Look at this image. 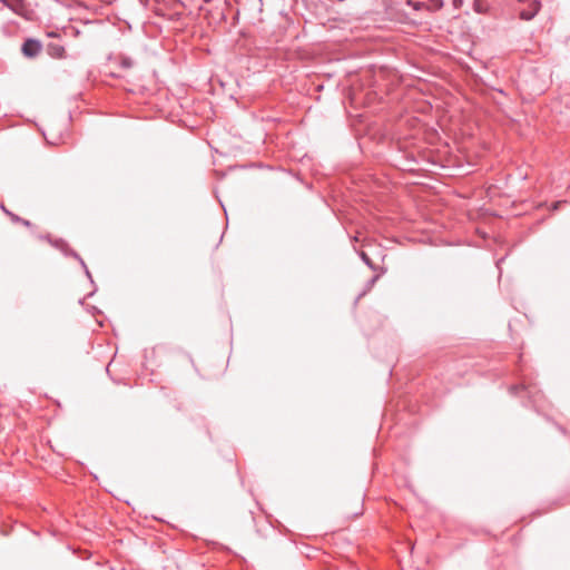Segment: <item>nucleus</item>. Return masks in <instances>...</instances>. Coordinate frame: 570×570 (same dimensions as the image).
Returning a JSON list of instances; mask_svg holds the SVG:
<instances>
[{
    "instance_id": "nucleus-1",
    "label": "nucleus",
    "mask_w": 570,
    "mask_h": 570,
    "mask_svg": "<svg viewBox=\"0 0 570 570\" xmlns=\"http://www.w3.org/2000/svg\"><path fill=\"white\" fill-rule=\"evenodd\" d=\"M519 17L522 20H531L539 12L541 3L539 0H518Z\"/></svg>"
},
{
    "instance_id": "nucleus-2",
    "label": "nucleus",
    "mask_w": 570,
    "mask_h": 570,
    "mask_svg": "<svg viewBox=\"0 0 570 570\" xmlns=\"http://www.w3.org/2000/svg\"><path fill=\"white\" fill-rule=\"evenodd\" d=\"M41 49H42V46H41L40 41L35 40V39L26 40L21 48L22 53L29 58H33V57L38 56L40 53Z\"/></svg>"
},
{
    "instance_id": "nucleus-3",
    "label": "nucleus",
    "mask_w": 570,
    "mask_h": 570,
    "mask_svg": "<svg viewBox=\"0 0 570 570\" xmlns=\"http://www.w3.org/2000/svg\"><path fill=\"white\" fill-rule=\"evenodd\" d=\"M1 2L16 13L26 14V6L21 0H1Z\"/></svg>"
},
{
    "instance_id": "nucleus-4",
    "label": "nucleus",
    "mask_w": 570,
    "mask_h": 570,
    "mask_svg": "<svg viewBox=\"0 0 570 570\" xmlns=\"http://www.w3.org/2000/svg\"><path fill=\"white\" fill-rule=\"evenodd\" d=\"M47 51L50 57L61 59L65 58L66 50L61 45L58 43H49L47 47Z\"/></svg>"
},
{
    "instance_id": "nucleus-5",
    "label": "nucleus",
    "mask_w": 570,
    "mask_h": 570,
    "mask_svg": "<svg viewBox=\"0 0 570 570\" xmlns=\"http://www.w3.org/2000/svg\"><path fill=\"white\" fill-rule=\"evenodd\" d=\"M71 255H72L75 258H77V259L81 263V265H82V266H85V267H86V265H85L83 261L78 256V254H77V253L71 252Z\"/></svg>"
},
{
    "instance_id": "nucleus-6",
    "label": "nucleus",
    "mask_w": 570,
    "mask_h": 570,
    "mask_svg": "<svg viewBox=\"0 0 570 570\" xmlns=\"http://www.w3.org/2000/svg\"><path fill=\"white\" fill-rule=\"evenodd\" d=\"M362 259L367 264V265H371V262H370V258L366 256L365 253H362Z\"/></svg>"
},
{
    "instance_id": "nucleus-7",
    "label": "nucleus",
    "mask_w": 570,
    "mask_h": 570,
    "mask_svg": "<svg viewBox=\"0 0 570 570\" xmlns=\"http://www.w3.org/2000/svg\"><path fill=\"white\" fill-rule=\"evenodd\" d=\"M475 10L478 12H482L483 11V9L481 8V4H479L478 0L475 1Z\"/></svg>"
}]
</instances>
